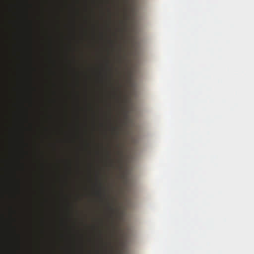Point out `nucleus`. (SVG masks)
Here are the masks:
<instances>
[{"mask_svg": "<svg viewBox=\"0 0 254 254\" xmlns=\"http://www.w3.org/2000/svg\"><path fill=\"white\" fill-rule=\"evenodd\" d=\"M108 208L112 213L114 212V208L109 203H108Z\"/></svg>", "mask_w": 254, "mask_h": 254, "instance_id": "nucleus-2", "label": "nucleus"}, {"mask_svg": "<svg viewBox=\"0 0 254 254\" xmlns=\"http://www.w3.org/2000/svg\"><path fill=\"white\" fill-rule=\"evenodd\" d=\"M120 129V127L119 126H117L116 127H113V130L115 132L117 135L119 133V130Z\"/></svg>", "mask_w": 254, "mask_h": 254, "instance_id": "nucleus-1", "label": "nucleus"}, {"mask_svg": "<svg viewBox=\"0 0 254 254\" xmlns=\"http://www.w3.org/2000/svg\"><path fill=\"white\" fill-rule=\"evenodd\" d=\"M98 194L100 195V192L99 191L98 192Z\"/></svg>", "mask_w": 254, "mask_h": 254, "instance_id": "nucleus-3", "label": "nucleus"}]
</instances>
